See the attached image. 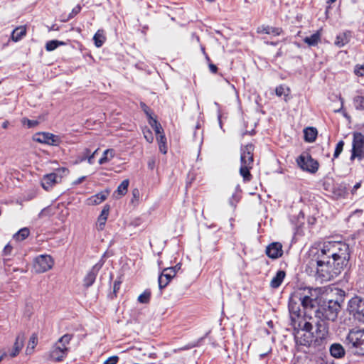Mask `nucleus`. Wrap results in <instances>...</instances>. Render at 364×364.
Wrapping results in <instances>:
<instances>
[{
  "mask_svg": "<svg viewBox=\"0 0 364 364\" xmlns=\"http://www.w3.org/2000/svg\"><path fill=\"white\" fill-rule=\"evenodd\" d=\"M310 319L311 318L292 326L296 346L299 350L303 348L321 346L327 342L329 336L327 323H317L316 329L314 333L311 331L313 326L309 321Z\"/></svg>",
  "mask_w": 364,
  "mask_h": 364,
  "instance_id": "nucleus-1",
  "label": "nucleus"
},
{
  "mask_svg": "<svg viewBox=\"0 0 364 364\" xmlns=\"http://www.w3.org/2000/svg\"><path fill=\"white\" fill-rule=\"evenodd\" d=\"M317 289L310 287H301L294 289L289 300V311L291 325L293 326L308 320L301 314L300 306L304 309L312 308L314 300L316 299Z\"/></svg>",
  "mask_w": 364,
  "mask_h": 364,
  "instance_id": "nucleus-2",
  "label": "nucleus"
},
{
  "mask_svg": "<svg viewBox=\"0 0 364 364\" xmlns=\"http://www.w3.org/2000/svg\"><path fill=\"white\" fill-rule=\"evenodd\" d=\"M313 257L307 266V271L321 282L330 281L337 277L343 269H338V265L331 259L323 255L317 250L311 251Z\"/></svg>",
  "mask_w": 364,
  "mask_h": 364,
  "instance_id": "nucleus-3",
  "label": "nucleus"
},
{
  "mask_svg": "<svg viewBox=\"0 0 364 364\" xmlns=\"http://www.w3.org/2000/svg\"><path fill=\"white\" fill-rule=\"evenodd\" d=\"M314 250L320 252L321 257L325 255L333 261L338 266V269L346 267L350 257L349 245L343 241H325L313 247L311 251Z\"/></svg>",
  "mask_w": 364,
  "mask_h": 364,
  "instance_id": "nucleus-4",
  "label": "nucleus"
},
{
  "mask_svg": "<svg viewBox=\"0 0 364 364\" xmlns=\"http://www.w3.org/2000/svg\"><path fill=\"white\" fill-rule=\"evenodd\" d=\"M253 151L254 146L252 144L241 148L240 174L245 182L250 181L252 178L250 170L254 163Z\"/></svg>",
  "mask_w": 364,
  "mask_h": 364,
  "instance_id": "nucleus-5",
  "label": "nucleus"
},
{
  "mask_svg": "<svg viewBox=\"0 0 364 364\" xmlns=\"http://www.w3.org/2000/svg\"><path fill=\"white\" fill-rule=\"evenodd\" d=\"M341 311V306L336 301L330 300L324 303L316 311V316L321 319L320 323H326L325 321H335Z\"/></svg>",
  "mask_w": 364,
  "mask_h": 364,
  "instance_id": "nucleus-6",
  "label": "nucleus"
},
{
  "mask_svg": "<svg viewBox=\"0 0 364 364\" xmlns=\"http://www.w3.org/2000/svg\"><path fill=\"white\" fill-rule=\"evenodd\" d=\"M346 342L354 353L364 355V329L353 328L350 330Z\"/></svg>",
  "mask_w": 364,
  "mask_h": 364,
  "instance_id": "nucleus-7",
  "label": "nucleus"
},
{
  "mask_svg": "<svg viewBox=\"0 0 364 364\" xmlns=\"http://www.w3.org/2000/svg\"><path fill=\"white\" fill-rule=\"evenodd\" d=\"M72 338V335L67 333L58 339L49 353V357L52 360L61 361L67 355L68 352L67 345L69 344Z\"/></svg>",
  "mask_w": 364,
  "mask_h": 364,
  "instance_id": "nucleus-8",
  "label": "nucleus"
},
{
  "mask_svg": "<svg viewBox=\"0 0 364 364\" xmlns=\"http://www.w3.org/2000/svg\"><path fill=\"white\" fill-rule=\"evenodd\" d=\"M364 159V136L360 132L353 134L350 160Z\"/></svg>",
  "mask_w": 364,
  "mask_h": 364,
  "instance_id": "nucleus-9",
  "label": "nucleus"
},
{
  "mask_svg": "<svg viewBox=\"0 0 364 364\" xmlns=\"http://www.w3.org/2000/svg\"><path fill=\"white\" fill-rule=\"evenodd\" d=\"M298 166L304 171L315 173L318 168V163L309 154L304 153L296 159Z\"/></svg>",
  "mask_w": 364,
  "mask_h": 364,
  "instance_id": "nucleus-10",
  "label": "nucleus"
},
{
  "mask_svg": "<svg viewBox=\"0 0 364 364\" xmlns=\"http://www.w3.org/2000/svg\"><path fill=\"white\" fill-rule=\"evenodd\" d=\"M54 264L53 258L48 255L36 257L33 262V268L36 273H43L50 270Z\"/></svg>",
  "mask_w": 364,
  "mask_h": 364,
  "instance_id": "nucleus-11",
  "label": "nucleus"
},
{
  "mask_svg": "<svg viewBox=\"0 0 364 364\" xmlns=\"http://www.w3.org/2000/svg\"><path fill=\"white\" fill-rule=\"evenodd\" d=\"M350 311L359 316L364 322V299L359 296L352 298L348 304Z\"/></svg>",
  "mask_w": 364,
  "mask_h": 364,
  "instance_id": "nucleus-12",
  "label": "nucleus"
},
{
  "mask_svg": "<svg viewBox=\"0 0 364 364\" xmlns=\"http://www.w3.org/2000/svg\"><path fill=\"white\" fill-rule=\"evenodd\" d=\"M265 252L269 258L277 259L283 255L282 245L279 242H274L267 247Z\"/></svg>",
  "mask_w": 364,
  "mask_h": 364,
  "instance_id": "nucleus-13",
  "label": "nucleus"
},
{
  "mask_svg": "<svg viewBox=\"0 0 364 364\" xmlns=\"http://www.w3.org/2000/svg\"><path fill=\"white\" fill-rule=\"evenodd\" d=\"M36 140L40 143L47 144L48 145L57 146L59 144L60 138L50 133H41L37 135Z\"/></svg>",
  "mask_w": 364,
  "mask_h": 364,
  "instance_id": "nucleus-14",
  "label": "nucleus"
},
{
  "mask_svg": "<svg viewBox=\"0 0 364 364\" xmlns=\"http://www.w3.org/2000/svg\"><path fill=\"white\" fill-rule=\"evenodd\" d=\"M58 183H60V181L58 178V173H50L45 175L43 177L41 181V186L45 190L48 191L54 185Z\"/></svg>",
  "mask_w": 364,
  "mask_h": 364,
  "instance_id": "nucleus-15",
  "label": "nucleus"
},
{
  "mask_svg": "<svg viewBox=\"0 0 364 364\" xmlns=\"http://www.w3.org/2000/svg\"><path fill=\"white\" fill-rule=\"evenodd\" d=\"M100 268L101 265L98 266L97 264H95V266H93L92 269L87 272V274H86L83 279V284L86 288L90 287L94 284L96 277Z\"/></svg>",
  "mask_w": 364,
  "mask_h": 364,
  "instance_id": "nucleus-16",
  "label": "nucleus"
},
{
  "mask_svg": "<svg viewBox=\"0 0 364 364\" xmlns=\"http://www.w3.org/2000/svg\"><path fill=\"white\" fill-rule=\"evenodd\" d=\"M24 340L25 336L23 333H20L17 335L13 348L9 353L10 357L14 358L19 353L23 346Z\"/></svg>",
  "mask_w": 364,
  "mask_h": 364,
  "instance_id": "nucleus-17",
  "label": "nucleus"
},
{
  "mask_svg": "<svg viewBox=\"0 0 364 364\" xmlns=\"http://www.w3.org/2000/svg\"><path fill=\"white\" fill-rule=\"evenodd\" d=\"M109 195L108 191H101L87 199V204L95 205L105 200Z\"/></svg>",
  "mask_w": 364,
  "mask_h": 364,
  "instance_id": "nucleus-18",
  "label": "nucleus"
},
{
  "mask_svg": "<svg viewBox=\"0 0 364 364\" xmlns=\"http://www.w3.org/2000/svg\"><path fill=\"white\" fill-rule=\"evenodd\" d=\"M272 350V342L269 340H264L262 341L257 347V352L260 358H263L264 356L271 353Z\"/></svg>",
  "mask_w": 364,
  "mask_h": 364,
  "instance_id": "nucleus-19",
  "label": "nucleus"
},
{
  "mask_svg": "<svg viewBox=\"0 0 364 364\" xmlns=\"http://www.w3.org/2000/svg\"><path fill=\"white\" fill-rule=\"evenodd\" d=\"M109 212V205H105L102 210L100 215L97 218V228L98 230H102L104 229L106 221L107 220Z\"/></svg>",
  "mask_w": 364,
  "mask_h": 364,
  "instance_id": "nucleus-20",
  "label": "nucleus"
},
{
  "mask_svg": "<svg viewBox=\"0 0 364 364\" xmlns=\"http://www.w3.org/2000/svg\"><path fill=\"white\" fill-rule=\"evenodd\" d=\"M257 32L277 36L282 33V29L281 28L263 25L257 28Z\"/></svg>",
  "mask_w": 364,
  "mask_h": 364,
  "instance_id": "nucleus-21",
  "label": "nucleus"
},
{
  "mask_svg": "<svg viewBox=\"0 0 364 364\" xmlns=\"http://www.w3.org/2000/svg\"><path fill=\"white\" fill-rule=\"evenodd\" d=\"M26 35V26H21L16 28L11 33V40L14 42H18L21 40Z\"/></svg>",
  "mask_w": 364,
  "mask_h": 364,
  "instance_id": "nucleus-22",
  "label": "nucleus"
},
{
  "mask_svg": "<svg viewBox=\"0 0 364 364\" xmlns=\"http://www.w3.org/2000/svg\"><path fill=\"white\" fill-rule=\"evenodd\" d=\"M285 276L286 273L284 270H279L276 275L272 279L270 287L274 289L278 288L282 284Z\"/></svg>",
  "mask_w": 364,
  "mask_h": 364,
  "instance_id": "nucleus-23",
  "label": "nucleus"
},
{
  "mask_svg": "<svg viewBox=\"0 0 364 364\" xmlns=\"http://www.w3.org/2000/svg\"><path fill=\"white\" fill-rule=\"evenodd\" d=\"M350 38V32L346 31L342 33H340L337 36L336 41H335V45L338 47L341 48L344 46L346 44H347Z\"/></svg>",
  "mask_w": 364,
  "mask_h": 364,
  "instance_id": "nucleus-24",
  "label": "nucleus"
},
{
  "mask_svg": "<svg viewBox=\"0 0 364 364\" xmlns=\"http://www.w3.org/2000/svg\"><path fill=\"white\" fill-rule=\"evenodd\" d=\"M321 36V32L318 31L311 36L304 38V42L308 44L309 46H315L320 41Z\"/></svg>",
  "mask_w": 364,
  "mask_h": 364,
  "instance_id": "nucleus-25",
  "label": "nucleus"
},
{
  "mask_svg": "<svg viewBox=\"0 0 364 364\" xmlns=\"http://www.w3.org/2000/svg\"><path fill=\"white\" fill-rule=\"evenodd\" d=\"M304 139L308 142H314L317 136V130L314 127H307L304 130Z\"/></svg>",
  "mask_w": 364,
  "mask_h": 364,
  "instance_id": "nucleus-26",
  "label": "nucleus"
},
{
  "mask_svg": "<svg viewBox=\"0 0 364 364\" xmlns=\"http://www.w3.org/2000/svg\"><path fill=\"white\" fill-rule=\"evenodd\" d=\"M330 353L334 358H341L345 354V350L343 346L340 344H333L330 348Z\"/></svg>",
  "mask_w": 364,
  "mask_h": 364,
  "instance_id": "nucleus-27",
  "label": "nucleus"
},
{
  "mask_svg": "<svg viewBox=\"0 0 364 364\" xmlns=\"http://www.w3.org/2000/svg\"><path fill=\"white\" fill-rule=\"evenodd\" d=\"M173 277H170V274H166L163 272L160 274L158 279L159 287L161 290L165 288L169 282L171 281Z\"/></svg>",
  "mask_w": 364,
  "mask_h": 364,
  "instance_id": "nucleus-28",
  "label": "nucleus"
},
{
  "mask_svg": "<svg viewBox=\"0 0 364 364\" xmlns=\"http://www.w3.org/2000/svg\"><path fill=\"white\" fill-rule=\"evenodd\" d=\"M106 40L102 30H98L93 37V41L96 47H101Z\"/></svg>",
  "mask_w": 364,
  "mask_h": 364,
  "instance_id": "nucleus-29",
  "label": "nucleus"
},
{
  "mask_svg": "<svg viewBox=\"0 0 364 364\" xmlns=\"http://www.w3.org/2000/svg\"><path fill=\"white\" fill-rule=\"evenodd\" d=\"M275 92L278 97L284 96V100L287 102L288 100L287 97L290 94V89L287 86L281 85L276 87Z\"/></svg>",
  "mask_w": 364,
  "mask_h": 364,
  "instance_id": "nucleus-30",
  "label": "nucleus"
},
{
  "mask_svg": "<svg viewBox=\"0 0 364 364\" xmlns=\"http://www.w3.org/2000/svg\"><path fill=\"white\" fill-rule=\"evenodd\" d=\"M149 124L154 129L156 136L164 134V131L161 125L153 117H150V119H149Z\"/></svg>",
  "mask_w": 364,
  "mask_h": 364,
  "instance_id": "nucleus-31",
  "label": "nucleus"
},
{
  "mask_svg": "<svg viewBox=\"0 0 364 364\" xmlns=\"http://www.w3.org/2000/svg\"><path fill=\"white\" fill-rule=\"evenodd\" d=\"M114 156V149H106L103 153V156L100 159L99 164H104L107 161H110Z\"/></svg>",
  "mask_w": 364,
  "mask_h": 364,
  "instance_id": "nucleus-32",
  "label": "nucleus"
},
{
  "mask_svg": "<svg viewBox=\"0 0 364 364\" xmlns=\"http://www.w3.org/2000/svg\"><path fill=\"white\" fill-rule=\"evenodd\" d=\"M30 234L28 228H21L18 232L14 235V239L16 241H21L25 240Z\"/></svg>",
  "mask_w": 364,
  "mask_h": 364,
  "instance_id": "nucleus-33",
  "label": "nucleus"
},
{
  "mask_svg": "<svg viewBox=\"0 0 364 364\" xmlns=\"http://www.w3.org/2000/svg\"><path fill=\"white\" fill-rule=\"evenodd\" d=\"M156 140L159 144V150L163 154H166L167 148H166V138L164 134H160L156 136Z\"/></svg>",
  "mask_w": 364,
  "mask_h": 364,
  "instance_id": "nucleus-34",
  "label": "nucleus"
},
{
  "mask_svg": "<svg viewBox=\"0 0 364 364\" xmlns=\"http://www.w3.org/2000/svg\"><path fill=\"white\" fill-rule=\"evenodd\" d=\"M129 184V181L128 179L124 180L119 185V186L117 187V189L116 191V192L118 193V195H119L121 196H124L127 192Z\"/></svg>",
  "mask_w": 364,
  "mask_h": 364,
  "instance_id": "nucleus-35",
  "label": "nucleus"
},
{
  "mask_svg": "<svg viewBox=\"0 0 364 364\" xmlns=\"http://www.w3.org/2000/svg\"><path fill=\"white\" fill-rule=\"evenodd\" d=\"M65 45V43L63 41H59L57 40H53L48 41L46 44V49L47 51H53L56 49L59 46Z\"/></svg>",
  "mask_w": 364,
  "mask_h": 364,
  "instance_id": "nucleus-36",
  "label": "nucleus"
},
{
  "mask_svg": "<svg viewBox=\"0 0 364 364\" xmlns=\"http://www.w3.org/2000/svg\"><path fill=\"white\" fill-rule=\"evenodd\" d=\"M37 345V336L35 334H33L28 341V344L26 348V353L31 354L32 353L34 348Z\"/></svg>",
  "mask_w": 364,
  "mask_h": 364,
  "instance_id": "nucleus-37",
  "label": "nucleus"
},
{
  "mask_svg": "<svg viewBox=\"0 0 364 364\" xmlns=\"http://www.w3.org/2000/svg\"><path fill=\"white\" fill-rule=\"evenodd\" d=\"M151 297V291L150 290H145L142 294H141L138 297V301L141 304H147Z\"/></svg>",
  "mask_w": 364,
  "mask_h": 364,
  "instance_id": "nucleus-38",
  "label": "nucleus"
},
{
  "mask_svg": "<svg viewBox=\"0 0 364 364\" xmlns=\"http://www.w3.org/2000/svg\"><path fill=\"white\" fill-rule=\"evenodd\" d=\"M353 104L356 109H364V96L355 97Z\"/></svg>",
  "mask_w": 364,
  "mask_h": 364,
  "instance_id": "nucleus-39",
  "label": "nucleus"
},
{
  "mask_svg": "<svg viewBox=\"0 0 364 364\" xmlns=\"http://www.w3.org/2000/svg\"><path fill=\"white\" fill-rule=\"evenodd\" d=\"M53 173H58V178L59 181L60 182L62 178L69 173V170L67 168L61 167L57 168Z\"/></svg>",
  "mask_w": 364,
  "mask_h": 364,
  "instance_id": "nucleus-40",
  "label": "nucleus"
},
{
  "mask_svg": "<svg viewBox=\"0 0 364 364\" xmlns=\"http://www.w3.org/2000/svg\"><path fill=\"white\" fill-rule=\"evenodd\" d=\"M143 134H144V136L147 142H149V143L153 142L154 136H153L151 131L149 128L146 127L143 129Z\"/></svg>",
  "mask_w": 364,
  "mask_h": 364,
  "instance_id": "nucleus-41",
  "label": "nucleus"
},
{
  "mask_svg": "<svg viewBox=\"0 0 364 364\" xmlns=\"http://www.w3.org/2000/svg\"><path fill=\"white\" fill-rule=\"evenodd\" d=\"M343 146H344V141L343 140L339 141L338 142V144H336V146L335 149V151L333 154L334 158H338L339 156V155L341 154V153L342 152V151L343 149Z\"/></svg>",
  "mask_w": 364,
  "mask_h": 364,
  "instance_id": "nucleus-42",
  "label": "nucleus"
},
{
  "mask_svg": "<svg viewBox=\"0 0 364 364\" xmlns=\"http://www.w3.org/2000/svg\"><path fill=\"white\" fill-rule=\"evenodd\" d=\"M177 266L173 267H167L164 268L162 271L163 273L166 274H170V277H174L176 274V270Z\"/></svg>",
  "mask_w": 364,
  "mask_h": 364,
  "instance_id": "nucleus-43",
  "label": "nucleus"
},
{
  "mask_svg": "<svg viewBox=\"0 0 364 364\" xmlns=\"http://www.w3.org/2000/svg\"><path fill=\"white\" fill-rule=\"evenodd\" d=\"M81 11V6L80 5H77L75 7H74L71 11V13L69 14L68 18H71L75 16L77 14H79Z\"/></svg>",
  "mask_w": 364,
  "mask_h": 364,
  "instance_id": "nucleus-44",
  "label": "nucleus"
},
{
  "mask_svg": "<svg viewBox=\"0 0 364 364\" xmlns=\"http://www.w3.org/2000/svg\"><path fill=\"white\" fill-rule=\"evenodd\" d=\"M119 360V358L116 355L111 356L109 358H107L104 364H117Z\"/></svg>",
  "mask_w": 364,
  "mask_h": 364,
  "instance_id": "nucleus-45",
  "label": "nucleus"
},
{
  "mask_svg": "<svg viewBox=\"0 0 364 364\" xmlns=\"http://www.w3.org/2000/svg\"><path fill=\"white\" fill-rule=\"evenodd\" d=\"M140 105L143 111L146 113V116L148 117V119H150V117H152V115L151 113L150 112V109L148 107V106L144 102H141Z\"/></svg>",
  "mask_w": 364,
  "mask_h": 364,
  "instance_id": "nucleus-46",
  "label": "nucleus"
},
{
  "mask_svg": "<svg viewBox=\"0 0 364 364\" xmlns=\"http://www.w3.org/2000/svg\"><path fill=\"white\" fill-rule=\"evenodd\" d=\"M22 122L23 124H27L28 127H33L38 124L36 121H33L28 119H23Z\"/></svg>",
  "mask_w": 364,
  "mask_h": 364,
  "instance_id": "nucleus-47",
  "label": "nucleus"
},
{
  "mask_svg": "<svg viewBox=\"0 0 364 364\" xmlns=\"http://www.w3.org/2000/svg\"><path fill=\"white\" fill-rule=\"evenodd\" d=\"M90 154V150L89 149H85L82 152L83 156L80 158L79 161L82 162L86 159L88 161V157H89Z\"/></svg>",
  "mask_w": 364,
  "mask_h": 364,
  "instance_id": "nucleus-48",
  "label": "nucleus"
},
{
  "mask_svg": "<svg viewBox=\"0 0 364 364\" xmlns=\"http://www.w3.org/2000/svg\"><path fill=\"white\" fill-rule=\"evenodd\" d=\"M355 73L358 76H363L364 75V66H356L355 69Z\"/></svg>",
  "mask_w": 364,
  "mask_h": 364,
  "instance_id": "nucleus-49",
  "label": "nucleus"
},
{
  "mask_svg": "<svg viewBox=\"0 0 364 364\" xmlns=\"http://www.w3.org/2000/svg\"><path fill=\"white\" fill-rule=\"evenodd\" d=\"M12 251V247L8 244L5 246L4 250H3V253L4 255H9L11 254Z\"/></svg>",
  "mask_w": 364,
  "mask_h": 364,
  "instance_id": "nucleus-50",
  "label": "nucleus"
},
{
  "mask_svg": "<svg viewBox=\"0 0 364 364\" xmlns=\"http://www.w3.org/2000/svg\"><path fill=\"white\" fill-rule=\"evenodd\" d=\"M99 149H97L92 154H89V157H88V163L90 164H92L94 163V158H95V156L97 154V151H98Z\"/></svg>",
  "mask_w": 364,
  "mask_h": 364,
  "instance_id": "nucleus-51",
  "label": "nucleus"
},
{
  "mask_svg": "<svg viewBox=\"0 0 364 364\" xmlns=\"http://www.w3.org/2000/svg\"><path fill=\"white\" fill-rule=\"evenodd\" d=\"M121 283H122V282L119 280L114 281V286H113L114 293H117V291L119 289Z\"/></svg>",
  "mask_w": 364,
  "mask_h": 364,
  "instance_id": "nucleus-52",
  "label": "nucleus"
},
{
  "mask_svg": "<svg viewBox=\"0 0 364 364\" xmlns=\"http://www.w3.org/2000/svg\"><path fill=\"white\" fill-rule=\"evenodd\" d=\"M361 183L360 182L356 183L351 190L352 194L355 193L357 190L360 188Z\"/></svg>",
  "mask_w": 364,
  "mask_h": 364,
  "instance_id": "nucleus-53",
  "label": "nucleus"
},
{
  "mask_svg": "<svg viewBox=\"0 0 364 364\" xmlns=\"http://www.w3.org/2000/svg\"><path fill=\"white\" fill-rule=\"evenodd\" d=\"M85 176H82V177H80L79 178H77L76 181H75L73 182V184L74 185H78L80 183H81L82 182L84 181V180L85 179Z\"/></svg>",
  "mask_w": 364,
  "mask_h": 364,
  "instance_id": "nucleus-54",
  "label": "nucleus"
},
{
  "mask_svg": "<svg viewBox=\"0 0 364 364\" xmlns=\"http://www.w3.org/2000/svg\"><path fill=\"white\" fill-rule=\"evenodd\" d=\"M209 68H210V70L213 73H215L218 70V68L214 64H210L209 65Z\"/></svg>",
  "mask_w": 364,
  "mask_h": 364,
  "instance_id": "nucleus-55",
  "label": "nucleus"
},
{
  "mask_svg": "<svg viewBox=\"0 0 364 364\" xmlns=\"http://www.w3.org/2000/svg\"><path fill=\"white\" fill-rule=\"evenodd\" d=\"M132 193H133L134 197H136L137 196H139V191L137 189H134L132 191Z\"/></svg>",
  "mask_w": 364,
  "mask_h": 364,
  "instance_id": "nucleus-56",
  "label": "nucleus"
},
{
  "mask_svg": "<svg viewBox=\"0 0 364 364\" xmlns=\"http://www.w3.org/2000/svg\"><path fill=\"white\" fill-rule=\"evenodd\" d=\"M8 124H9V122L7 121L4 122L3 124H2V127L4 129H6L7 127H8Z\"/></svg>",
  "mask_w": 364,
  "mask_h": 364,
  "instance_id": "nucleus-57",
  "label": "nucleus"
},
{
  "mask_svg": "<svg viewBox=\"0 0 364 364\" xmlns=\"http://www.w3.org/2000/svg\"><path fill=\"white\" fill-rule=\"evenodd\" d=\"M154 166V161H149V166L151 168H153Z\"/></svg>",
  "mask_w": 364,
  "mask_h": 364,
  "instance_id": "nucleus-58",
  "label": "nucleus"
},
{
  "mask_svg": "<svg viewBox=\"0 0 364 364\" xmlns=\"http://www.w3.org/2000/svg\"><path fill=\"white\" fill-rule=\"evenodd\" d=\"M6 355V354L4 353H1L0 352V361H1V360L4 358V357Z\"/></svg>",
  "mask_w": 364,
  "mask_h": 364,
  "instance_id": "nucleus-59",
  "label": "nucleus"
},
{
  "mask_svg": "<svg viewBox=\"0 0 364 364\" xmlns=\"http://www.w3.org/2000/svg\"><path fill=\"white\" fill-rule=\"evenodd\" d=\"M336 1V0H327L326 1L327 4H333Z\"/></svg>",
  "mask_w": 364,
  "mask_h": 364,
  "instance_id": "nucleus-60",
  "label": "nucleus"
},
{
  "mask_svg": "<svg viewBox=\"0 0 364 364\" xmlns=\"http://www.w3.org/2000/svg\"><path fill=\"white\" fill-rule=\"evenodd\" d=\"M135 350V348H131L129 350L133 351V350Z\"/></svg>",
  "mask_w": 364,
  "mask_h": 364,
  "instance_id": "nucleus-61",
  "label": "nucleus"
},
{
  "mask_svg": "<svg viewBox=\"0 0 364 364\" xmlns=\"http://www.w3.org/2000/svg\"><path fill=\"white\" fill-rule=\"evenodd\" d=\"M208 1H210V2H213L215 1V0H207Z\"/></svg>",
  "mask_w": 364,
  "mask_h": 364,
  "instance_id": "nucleus-62",
  "label": "nucleus"
},
{
  "mask_svg": "<svg viewBox=\"0 0 364 364\" xmlns=\"http://www.w3.org/2000/svg\"><path fill=\"white\" fill-rule=\"evenodd\" d=\"M154 355V354L150 353V354H149V357H152V355Z\"/></svg>",
  "mask_w": 364,
  "mask_h": 364,
  "instance_id": "nucleus-63",
  "label": "nucleus"
}]
</instances>
